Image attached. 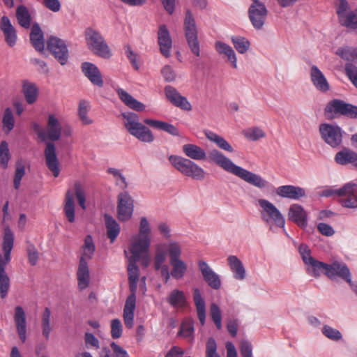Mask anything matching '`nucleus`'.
<instances>
[{
  "label": "nucleus",
  "instance_id": "1",
  "mask_svg": "<svg viewBox=\"0 0 357 357\" xmlns=\"http://www.w3.org/2000/svg\"><path fill=\"white\" fill-rule=\"evenodd\" d=\"M209 161L229 174L234 175L245 182L259 188L268 187L269 183L260 175L253 173L236 165L230 158L217 149L211 150L208 153Z\"/></svg>",
  "mask_w": 357,
  "mask_h": 357
},
{
  "label": "nucleus",
  "instance_id": "2",
  "mask_svg": "<svg viewBox=\"0 0 357 357\" xmlns=\"http://www.w3.org/2000/svg\"><path fill=\"white\" fill-rule=\"evenodd\" d=\"M14 236L8 227L4 229L3 238V257L0 255V296L6 298L10 286V278L6 273L5 268L10 261V252L13 248Z\"/></svg>",
  "mask_w": 357,
  "mask_h": 357
},
{
  "label": "nucleus",
  "instance_id": "3",
  "mask_svg": "<svg viewBox=\"0 0 357 357\" xmlns=\"http://www.w3.org/2000/svg\"><path fill=\"white\" fill-rule=\"evenodd\" d=\"M124 119V126L127 131L138 140L151 143L154 140V136L151 130L139 121V116L133 112L122 113Z\"/></svg>",
  "mask_w": 357,
  "mask_h": 357
},
{
  "label": "nucleus",
  "instance_id": "4",
  "mask_svg": "<svg viewBox=\"0 0 357 357\" xmlns=\"http://www.w3.org/2000/svg\"><path fill=\"white\" fill-rule=\"evenodd\" d=\"M333 195L340 197V202L343 207L357 208V184L356 183L349 182L339 189L328 188L320 192L321 197H329Z\"/></svg>",
  "mask_w": 357,
  "mask_h": 357
},
{
  "label": "nucleus",
  "instance_id": "5",
  "mask_svg": "<svg viewBox=\"0 0 357 357\" xmlns=\"http://www.w3.org/2000/svg\"><path fill=\"white\" fill-rule=\"evenodd\" d=\"M84 36L86 46L93 54L105 59L112 57V52L104 37L98 31L88 27L85 29Z\"/></svg>",
  "mask_w": 357,
  "mask_h": 357
},
{
  "label": "nucleus",
  "instance_id": "6",
  "mask_svg": "<svg viewBox=\"0 0 357 357\" xmlns=\"http://www.w3.org/2000/svg\"><path fill=\"white\" fill-rule=\"evenodd\" d=\"M169 160L176 170L185 176L199 181L205 178L204 170L188 158L172 155L169 157Z\"/></svg>",
  "mask_w": 357,
  "mask_h": 357
},
{
  "label": "nucleus",
  "instance_id": "7",
  "mask_svg": "<svg viewBox=\"0 0 357 357\" xmlns=\"http://www.w3.org/2000/svg\"><path fill=\"white\" fill-rule=\"evenodd\" d=\"M151 227L146 218L140 220L139 233L132 238L129 248L130 252L146 254L151 244Z\"/></svg>",
  "mask_w": 357,
  "mask_h": 357
},
{
  "label": "nucleus",
  "instance_id": "8",
  "mask_svg": "<svg viewBox=\"0 0 357 357\" xmlns=\"http://www.w3.org/2000/svg\"><path fill=\"white\" fill-rule=\"evenodd\" d=\"M259 206L261 208V216L266 224H274L277 227L284 228L285 220L281 212L269 201L260 199Z\"/></svg>",
  "mask_w": 357,
  "mask_h": 357
},
{
  "label": "nucleus",
  "instance_id": "9",
  "mask_svg": "<svg viewBox=\"0 0 357 357\" xmlns=\"http://www.w3.org/2000/svg\"><path fill=\"white\" fill-rule=\"evenodd\" d=\"M184 31L188 44L192 52L197 56H200L199 43L197 38V29L195 17L188 10L184 20Z\"/></svg>",
  "mask_w": 357,
  "mask_h": 357
},
{
  "label": "nucleus",
  "instance_id": "10",
  "mask_svg": "<svg viewBox=\"0 0 357 357\" xmlns=\"http://www.w3.org/2000/svg\"><path fill=\"white\" fill-rule=\"evenodd\" d=\"M318 264L319 271H322L328 278L335 279L336 277H339L347 282L351 283V273L345 264L334 261L328 264L321 261Z\"/></svg>",
  "mask_w": 357,
  "mask_h": 357
},
{
  "label": "nucleus",
  "instance_id": "11",
  "mask_svg": "<svg viewBox=\"0 0 357 357\" xmlns=\"http://www.w3.org/2000/svg\"><path fill=\"white\" fill-rule=\"evenodd\" d=\"M327 114H339L350 119H357V106L347 103L340 99H333L328 102L325 107Z\"/></svg>",
  "mask_w": 357,
  "mask_h": 357
},
{
  "label": "nucleus",
  "instance_id": "12",
  "mask_svg": "<svg viewBox=\"0 0 357 357\" xmlns=\"http://www.w3.org/2000/svg\"><path fill=\"white\" fill-rule=\"evenodd\" d=\"M248 17L253 27L257 30L263 28L268 15V10L264 3L254 0L248 8Z\"/></svg>",
  "mask_w": 357,
  "mask_h": 357
},
{
  "label": "nucleus",
  "instance_id": "13",
  "mask_svg": "<svg viewBox=\"0 0 357 357\" xmlns=\"http://www.w3.org/2000/svg\"><path fill=\"white\" fill-rule=\"evenodd\" d=\"M319 130L321 139L333 148L338 147L342 141V129L336 125L321 123Z\"/></svg>",
  "mask_w": 357,
  "mask_h": 357
},
{
  "label": "nucleus",
  "instance_id": "14",
  "mask_svg": "<svg viewBox=\"0 0 357 357\" xmlns=\"http://www.w3.org/2000/svg\"><path fill=\"white\" fill-rule=\"evenodd\" d=\"M47 49L61 65H65L68 59V50L65 42L55 36H51L47 43Z\"/></svg>",
  "mask_w": 357,
  "mask_h": 357
},
{
  "label": "nucleus",
  "instance_id": "15",
  "mask_svg": "<svg viewBox=\"0 0 357 357\" xmlns=\"http://www.w3.org/2000/svg\"><path fill=\"white\" fill-rule=\"evenodd\" d=\"M133 199L127 192H121L118 196L117 215L120 221L129 220L133 213Z\"/></svg>",
  "mask_w": 357,
  "mask_h": 357
},
{
  "label": "nucleus",
  "instance_id": "16",
  "mask_svg": "<svg viewBox=\"0 0 357 357\" xmlns=\"http://www.w3.org/2000/svg\"><path fill=\"white\" fill-rule=\"evenodd\" d=\"M165 93L167 99L174 106L185 111H191L192 105L188 99L181 96L176 88L167 85L165 87Z\"/></svg>",
  "mask_w": 357,
  "mask_h": 357
},
{
  "label": "nucleus",
  "instance_id": "17",
  "mask_svg": "<svg viewBox=\"0 0 357 357\" xmlns=\"http://www.w3.org/2000/svg\"><path fill=\"white\" fill-rule=\"evenodd\" d=\"M199 268L204 281L213 289H219L221 287L220 276L215 273L208 264L204 261L198 262Z\"/></svg>",
  "mask_w": 357,
  "mask_h": 357
},
{
  "label": "nucleus",
  "instance_id": "18",
  "mask_svg": "<svg viewBox=\"0 0 357 357\" xmlns=\"http://www.w3.org/2000/svg\"><path fill=\"white\" fill-rule=\"evenodd\" d=\"M45 163L47 168L52 172L54 177L60 173L59 162L57 158L56 147L52 142H48L44 151Z\"/></svg>",
  "mask_w": 357,
  "mask_h": 357
},
{
  "label": "nucleus",
  "instance_id": "19",
  "mask_svg": "<svg viewBox=\"0 0 357 357\" xmlns=\"http://www.w3.org/2000/svg\"><path fill=\"white\" fill-rule=\"evenodd\" d=\"M158 43L161 54L168 58L172 47V40L170 33L165 24L160 25L158 32Z\"/></svg>",
  "mask_w": 357,
  "mask_h": 357
},
{
  "label": "nucleus",
  "instance_id": "20",
  "mask_svg": "<svg viewBox=\"0 0 357 357\" xmlns=\"http://www.w3.org/2000/svg\"><path fill=\"white\" fill-rule=\"evenodd\" d=\"M81 68L84 75L93 84L98 87L103 86L104 82L101 73L95 64L90 62H84L82 64Z\"/></svg>",
  "mask_w": 357,
  "mask_h": 357
},
{
  "label": "nucleus",
  "instance_id": "21",
  "mask_svg": "<svg viewBox=\"0 0 357 357\" xmlns=\"http://www.w3.org/2000/svg\"><path fill=\"white\" fill-rule=\"evenodd\" d=\"M62 131V125L55 114H50L47 118L46 128V139L52 141L58 140Z\"/></svg>",
  "mask_w": 357,
  "mask_h": 357
},
{
  "label": "nucleus",
  "instance_id": "22",
  "mask_svg": "<svg viewBox=\"0 0 357 357\" xmlns=\"http://www.w3.org/2000/svg\"><path fill=\"white\" fill-rule=\"evenodd\" d=\"M0 29L7 45L10 47L15 46L17 39V31L8 17L3 16L1 18Z\"/></svg>",
  "mask_w": 357,
  "mask_h": 357
},
{
  "label": "nucleus",
  "instance_id": "23",
  "mask_svg": "<svg viewBox=\"0 0 357 357\" xmlns=\"http://www.w3.org/2000/svg\"><path fill=\"white\" fill-rule=\"evenodd\" d=\"M77 285L79 290L87 288L90 283V273L86 260L80 257L77 271Z\"/></svg>",
  "mask_w": 357,
  "mask_h": 357
},
{
  "label": "nucleus",
  "instance_id": "24",
  "mask_svg": "<svg viewBox=\"0 0 357 357\" xmlns=\"http://www.w3.org/2000/svg\"><path fill=\"white\" fill-rule=\"evenodd\" d=\"M14 321L20 340L25 342L26 340V321L24 309L21 306L15 307Z\"/></svg>",
  "mask_w": 357,
  "mask_h": 357
},
{
  "label": "nucleus",
  "instance_id": "25",
  "mask_svg": "<svg viewBox=\"0 0 357 357\" xmlns=\"http://www.w3.org/2000/svg\"><path fill=\"white\" fill-rule=\"evenodd\" d=\"M289 219L295 222L298 227L304 228L307 225V213L302 206L292 204L288 213Z\"/></svg>",
  "mask_w": 357,
  "mask_h": 357
},
{
  "label": "nucleus",
  "instance_id": "26",
  "mask_svg": "<svg viewBox=\"0 0 357 357\" xmlns=\"http://www.w3.org/2000/svg\"><path fill=\"white\" fill-rule=\"evenodd\" d=\"M276 193L280 197L294 200H298L305 196V191L303 188L291 185L278 187Z\"/></svg>",
  "mask_w": 357,
  "mask_h": 357
},
{
  "label": "nucleus",
  "instance_id": "27",
  "mask_svg": "<svg viewBox=\"0 0 357 357\" xmlns=\"http://www.w3.org/2000/svg\"><path fill=\"white\" fill-rule=\"evenodd\" d=\"M165 261L166 253L158 248L154 257V268L155 271H160L164 282L167 283L169 280V270L168 266L165 264Z\"/></svg>",
  "mask_w": 357,
  "mask_h": 357
},
{
  "label": "nucleus",
  "instance_id": "28",
  "mask_svg": "<svg viewBox=\"0 0 357 357\" xmlns=\"http://www.w3.org/2000/svg\"><path fill=\"white\" fill-rule=\"evenodd\" d=\"M298 250L305 264L311 266L312 270L310 273L314 277L318 278L320 275L318 264H320L321 261L316 260L311 256L310 250L306 245L301 244L299 246Z\"/></svg>",
  "mask_w": 357,
  "mask_h": 357
},
{
  "label": "nucleus",
  "instance_id": "29",
  "mask_svg": "<svg viewBox=\"0 0 357 357\" xmlns=\"http://www.w3.org/2000/svg\"><path fill=\"white\" fill-rule=\"evenodd\" d=\"M311 81L316 89L321 92H326L330 89L329 84L322 72L316 66L311 68Z\"/></svg>",
  "mask_w": 357,
  "mask_h": 357
},
{
  "label": "nucleus",
  "instance_id": "30",
  "mask_svg": "<svg viewBox=\"0 0 357 357\" xmlns=\"http://www.w3.org/2000/svg\"><path fill=\"white\" fill-rule=\"evenodd\" d=\"M215 48L219 54L227 57V61L230 62L234 68L236 69L238 68L236 55L231 46L223 42L216 41Z\"/></svg>",
  "mask_w": 357,
  "mask_h": 357
},
{
  "label": "nucleus",
  "instance_id": "31",
  "mask_svg": "<svg viewBox=\"0 0 357 357\" xmlns=\"http://www.w3.org/2000/svg\"><path fill=\"white\" fill-rule=\"evenodd\" d=\"M167 302L174 308L180 309L188 305L185 293L179 289H173L166 298Z\"/></svg>",
  "mask_w": 357,
  "mask_h": 357
},
{
  "label": "nucleus",
  "instance_id": "32",
  "mask_svg": "<svg viewBox=\"0 0 357 357\" xmlns=\"http://www.w3.org/2000/svg\"><path fill=\"white\" fill-rule=\"evenodd\" d=\"M182 150L186 157L194 160H204L206 159V151L202 147L196 144H184L182 146Z\"/></svg>",
  "mask_w": 357,
  "mask_h": 357
},
{
  "label": "nucleus",
  "instance_id": "33",
  "mask_svg": "<svg viewBox=\"0 0 357 357\" xmlns=\"http://www.w3.org/2000/svg\"><path fill=\"white\" fill-rule=\"evenodd\" d=\"M227 263L234 277L238 280H243L245 278V269L241 261L235 255H230L227 258Z\"/></svg>",
  "mask_w": 357,
  "mask_h": 357
},
{
  "label": "nucleus",
  "instance_id": "34",
  "mask_svg": "<svg viewBox=\"0 0 357 357\" xmlns=\"http://www.w3.org/2000/svg\"><path fill=\"white\" fill-rule=\"evenodd\" d=\"M117 94L120 100L130 109L137 112L144 110L145 105L143 103L138 101L137 100H136L135 98H134L131 95H130L123 89H119L117 90Z\"/></svg>",
  "mask_w": 357,
  "mask_h": 357
},
{
  "label": "nucleus",
  "instance_id": "35",
  "mask_svg": "<svg viewBox=\"0 0 357 357\" xmlns=\"http://www.w3.org/2000/svg\"><path fill=\"white\" fill-rule=\"evenodd\" d=\"M30 40L33 47L38 52H43L45 47L43 33L38 24H33L30 33Z\"/></svg>",
  "mask_w": 357,
  "mask_h": 357
},
{
  "label": "nucleus",
  "instance_id": "36",
  "mask_svg": "<svg viewBox=\"0 0 357 357\" xmlns=\"http://www.w3.org/2000/svg\"><path fill=\"white\" fill-rule=\"evenodd\" d=\"M63 212L65 216L66 217L69 222L73 223L75 222V204L74 194L70 190H68L66 193L63 205Z\"/></svg>",
  "mask_w": 357,
  "mask_h": 357
},
{
  "label": "nucleus",
  "instance_id": "37",
  "mask_svg": "<svg viewBox=\"0 0 357 357\" xmlns=\"http://www.w3.org/2000/svg\"><path fill=\"white\" fill-rule=\"evenodd\" d=\"M193 301L196 307L198 319L202 326H204L206 319V304L200 290L197 288L193 291Z\"/></svg>",
  "mask_w": 357,
  "mask_h": 357
},
{
  "label": "nucleus",
  "instance_id": "38",
  "mask_svg": "<svg viewBox=\"0 0 357 357\" xmlns=\"http://www.w3.org/2000/svg\"><path fill=\"white\" fill-rule=\"evenodd\" d=\"M132 255L128 258V280L132 281H138L139 275V270L138 266H137V262L139 260L142 255L144 254L142 252H130Z\"/></svg>",
  "mask_w": 357,
  "mask_h": 357
},
{
  "label": "nucleus",
  "instance_id": "39",
  "mask_svg": "<svg viewBox=\"0 0 357 357\" xmlns=\"http://www.w3.org/2000/svg\"><path fill=\"white\" fill-rule=\"evenodd\" d=\"M144 123L149 125L154 128L164 130L173 136H178V130L172 124L150 119H146L144 120Z\"/></svg>",
  "mask_w": 357,
  "mask_h": 357
},
{
  "label": "nucleus",
  "instance_id": "40",
  "mask_svg": "<svg viewBox=\"0 0 357 357\" xmlns=\"http://www.w3.org/2000/svg\"><path fill=\"white\" fill-rule=\"evenodd\" d=\"M335 160L340 165L351 163L357 167V153L349 149H344L337 153Z\"/></svg>",
  "mask_w": 357,
  "mask_h": 357
},
{
  "label": "nucleus",
  "instance_id": "41",
  "mask_svg": "<svg viewBox=\"0 0 357 357\" xmlns=\"http://www.w3.org/2000/svg\"><path fill=\"white\" fill-rule=\"evenodd\" d=\"M205 135L208 140L215 143L220 149L229 153H232L234 151V149L231 145L219 135L208 130L205 132Z\"/></svg>",
  "mask_w": 357,
  "mask_h": 357
},
{
  "label": "nucleus",
  "instance_id": "42",
  "mask_svg": "<svg viewBox=\"0 0 357 357\" xmlns=\"http://www.w3.org/2000/svg\"><path fill=\"white\" fill-rule=\"evenodd\" d=\"M22 92L27 103L33 104L37 100L38 89L35 84L26 80L24 81Z\"/></svg>",
  "mask_w": 357,
  "mask_h": 357
},
{
  "label": "nucleus",
  "instance_id": "43",
  "mask_svg": "<svg viewBox=\"0 0 357 357\" xmlns=\"http://www.w3.org/2000/svg\"><path fill=\"white\" fill-rule=\"evenodd\" d=\"M107 228V235L111 242H114L120 233V226L117 222L109 215H104Z\"/></svg>",
  "mask_w": 357,
  "mask_h": 357
},
{
  "label": "nucleus",
  "instance_id": "44",
  "mask_svg": "<svg viewBox=\"0 0 357 357\" xmlns=\"http://www.w3.org/2000/svg\"><path fill=\"white\" fill-rule=\"evenodd\" d=\"M172 266L169 277L172 276L175 280H180L183 278L188 270L186 263L182 259L169 261Z\"/></svg>",
  "mask_w": 357,
  "mask_h": 357
},
{
  "label": "nucleus",
  "instance_id": "45",
  "mask_svg": "<svg viewBox=\"0 0 357 357\" xmlns=\"http://www.w3.org/2000/svg\"><path fill=\"white\" fill-rule=\"evenodd\" d=\"M51 310L49 307H46L41 314V328L42 333L44 337L48 340L50 333L53 329V326L51 324Z\"/></svg>",
  "mask_w": 357,
  "mask_h": 357
},
{
  "label": "nucleus",
  "instance_id": "46",
  "mask_svg": "<svg viewBox=\"0 0 357 357\" xmlns=\"http://www.w3.org/2000/svg\"><path fill=\"white\" fill-rule=\"evenodd\" d=\"M16 18L19 24L25 29L31 25V15L27 8L23 5L19 6L16 9Z\"/></svg>",
  "mask_w": 357,
  "mask_h": 357
},
{
  "label": "nucleus",
  "instance_id": "47",
  "mask_svg": "<svg viewBox=\"0 0 357 357\" xmlns=\"http://www.w3.org/2000/svg\"><path fill=\"white\" fill-rule=\"evenodd\" d=\"M26 162L22 159H19L15 163V172L13 179L15 189L17 190L21 184V180L25 174Z\"/></svg>",
  "mask_w": 357,
  "mask_h": 357
},
{
  "label": "nucleus",
  "instance_id": "48",
  "mask_svg": "<svg viewBox=\"0 0 357 357\" xmlns=\"http://www.w3.org/2000/svg\"><path fill=\"white\" fill-rule=\"evenodd\" d=\"M15 119L10 108H6L3 114V130L6 133H9L15 127Z\"/></svg>",
  "mask_w": 357,
  "mask_h": 357
},
{
  "label": "nucleus",
  "instance_id": "49",
  "mask_svg": "<svg viewBox=\"0 0 357 357\" xmlns=\"http://www.w3.org/2000/svg\"><path fill=\"white\" fill-rule=\"evenodd\" d=\"M336 54L340 56L342 59L349 61L357 62V49L351 47H340L336 51Z\"/></svg>",
  "mask_w": 357,
  "mask_h": 357
},
{
  "label": "nucleus",
  "instance_id": "50",
  "mask_svg": "<svg viewBox=\"0 0 357 357\" xmlns=\"http://www.w3.org/2000/svg\"><path fill=\"white\" fill-rule=\"evenodd\" d=\"M167 253L169 261L181 259L182 254L181 245L178 242L170 241L167 245Z\"/></svg>",
  "mask_w": 357,
  "mask_h": 357
},
{
  "label": "nucleus",
  "instance_id": "51",
  "mask_svg": "<svg viewBox=\"0 0 357 357\" xmlns=\"http://www.w3.org/2000/svg\"><path fill=\"white\" fill-rule=\"evenodd\" d=\"M83 253L81 257L86 260L91 259L95 252V245L91 235H87L84 239V243L82 246Z\"/></svg>",
  "mask_w": 357,
  "mask_h": 357
},
{
  "label": "nucleus",
  "instance_id": "52",
  "mask_svg": "<svg viewBox=\"0 0 357 357\" xmlns=\"http://www.w3.org/2000/svg\"><path fill=\"white\" fill-rule=\"evenodd\" d=\"M231 42L235 49L240 54L245 53L250 46L249 40L243 37L233 36L231 37Z\"/></svg>",
  "mask_w": 357,
  "mask_h": 357
},
{
  "label": "nucleus",
  "instance_id": "53",
  "mask_svg": "<svg viewBox=\"0 0 357 357\" xmlns=\"http://www.w3.org/2000/svg\"><path fill=\"white\" fill-rule=\"evenodd\" d=\"M210 316L218 330L222 328V314L219 306L212 303L210 306Z\"/></svg>",
  "mask_w": 357,
  "mask_h": 357
},
{
  "label": "nucleus",
  "instance_id": "54",
  "mask_svg": "<svg viewBox=\"0 0 357 357\" xmlns=\"http://www.w3.org/2000/svg\"><path fill=\"white\" fill-rule=\"evenodd\" d=\"M89 103L85 100H81L79 104L78 114L82 122L84 125L92 123V120L88 116Z\"/></svg>",
  "mask_w": 357,
  "mask_h": 357
},
{
  "label": "nucleus",
  "instance_id": "55",
  "mask_svg": "<svg viewBox=\"0 0 357 357\" xmlns=\"http://www.w3.org/2000/svg\"><path fill=\"white\" fill-rule=\"evenodd\" d=\"M334 6L335 8L336 13L337 15L339 22L347 15V11L349 9V3L347 0H335Z\"/></svg>",
  "mask_w": 357,
  "mask_h": 357
},
{
  "label": "nucleus",
  "instance_id": "56",
  "mask_svg": "<svg viewBox=\"0 0 357 357\" xmlns=\"http://www.w3.org/2000/svg\"><path fill=\"white\" fill-rule=\"evenodd\" d=\"M244 136L252 141H257L265 137V132L258 127L250 128L243 131Z\"/></svg>",
  "mask_w": 357,
  "mask_h": 357
},
{
  "label": "nucleus",
  "instance_id": "57",
  "mask_svg": "<svg viewBox=\"0 0 357 357\" xmlns=\"http://www.w3.org/2000/svg\"><path fill=\"white\" fill-rule=\"evenodd\" d=\"M340 23L347 28H357V8L348 13Z\"/></svg>",
  "mask_w": 357,
  "mask_h": 357
},
{
  "label": "nucleus",
  "instance_id": "58",
  "mask_svg": "<svg viewBox=\"0 0 357 357\" xmlns=\"http://www.w3.org/2000/svg\"><path fill=\"white\" fill-rule=\"evenodd\" d=\"M10 160V153L8 144L3 141L0 144V162L3 169L7 168Z\"/></svg>",
  "mask_w": 357,
  "mask_h": 357
},
{
  "label": "nucleus",
  "instance_id": "59",
  "mask_svg": "<svg viewBox=\"0 0 357 357\" xmlns=\"http://www.w3.org/2000/svg\"><path fill=\"white\" fill-rule=\"evenodd\" d=\"M75 195L77 197L78 204L82 209L86 208V195L84 190L80 183L77 182L74 185Z\"/></svg>",
  "mask_w": 357,
  "mask_h": 357
},
{
  "label": "nucleus",
  "instance_id": "60",
  "mask_svg": "<svg viewBox=\"0 0 357 357\" xmlns=\"http://www.w3.org/2000/svg\"><path fill=\"white\" fill-rule=\"evenodd\" d=\"M107 172L112 174L116 180V183L121 188L127 187V183L125 176L121 173L120 170L115 168H109Z\"/></svg>",
  "mask_w": 357,
  "mask_h": 357
},
{
  "label": "nucleus",
  "instance_id": "61",
  "mask_svg": "<svg viewBox=\"0 0 357 357\" xmlns=\"http://www.w3.org/2000/svg\"><path fill=\"white\" fill-rule=\"evenodd\" d=\"M322 333L326 337L334 341H338L342 338V334L338 330L327 325L323 327Z\"/></svg>",
  "mask_w": 357,
  "mask_h": 357
},
{
  "label": "nucleus",
  "instance_id": "62",
  "mask_svg": "<svg viewBox=\"0 0 357 357\" xmlns=\"http://www.w3.org/2000/svg\"><path fill=\"white\" fill-rule=\"evenodd\" d=\"M345 73L354 86L357 88V66L351 63H346Z\"/></svg>",
  "mask_w": 357,
  "mask_h": 357
},
{
  "label": "nucleus",
  "instance_id": "63",
  "mask_svg": "<svg viewBox=\"0 0 357 357\" xmlns=\"http://www.w3.org/2000/svg\"><path fill=\"white\" fill-rule=\"evenodd\" d=\"M193 332L194 327L192 321H184L182 322L178 332L179 335L185 337H190L192 335Z\"/></svg>",
  "mask_w": 357,
  "mask_h": 357
},
{
  "label": "nucleus",
  "instance_id": "64",
  "mask_svg": "<svg viewBox=\"0 0 357 357\" xmlns=\"http://www.w3.org/2000/svg\"><path fill=\"white\" fill-rule=\"evenodd\" d=\"M206 357H220L217 353V344L213 337H210L206 342Z\"/></svg>",
  "mask_w": 357,
  "mask_h": 357
}]
</instances>
